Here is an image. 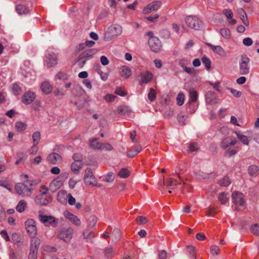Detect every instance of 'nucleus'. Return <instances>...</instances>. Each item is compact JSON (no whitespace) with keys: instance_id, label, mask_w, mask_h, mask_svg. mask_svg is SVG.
<instances>
[{"instance_id":"1","label":"nucleus","mask_w":259,"mask_h":259,"mask_svg":"<svg viewBox=\"0 0 259 259\" xmlns=\"http://www.w3.org/2000/svg\"><path fill=\"white\" fill-rule=\"evenodd\" d=\"M34 185L30 181L26 180L22 183H18L15 185L16 193L23 197H29L32 193Z\"/></svg>"},{"instance_id":"2","label":"nucleus","mask_w":259,"mask_h":259,"mask_svg":"<svg viewBox=\"0 0 259 259\" xmlns=\"http://www.w3.org/2000/svg\"><path fill=\"white\" fill-rule=\"evenodd\" d=\"M83 181L86 186L100 187L97 179L94 176L91 168H88L84 170Z\"/></svg>"},{"instance_id":"3","label":"nucleus","mask_w":259,"mask_h":259,"mask_svg":"<svg viewBox=\"0 0 259 259\" xmlns=\"http://www.w3.org/2000/svg\"><path fill=\"white\" fill-rule=\"evenodd\" d=\"M122 27L118 24H114L111 26L107 31L104 34V39L106 41H109L113 38L115 37L122 33Z\"/></svg>"},{"instance_id":"4","label":"nucleus","mask_w":259,"mask_h":259,"mask_svg":"<svg viewBox=\"0 0 259 259\" xmlns=\"http://www.w3.org/2000/svg\"><path fill=\"white\" fill-rule=\"evenodd\" d=\"M232 198L236 210H240L244 207L245 203L244 196L242 193L234 191L232 193Z\"/></svg>"},{"instance_id":"5","label":"nucleus","mask_w":259,"mask_h":259,"mask_svg":"<svg viewBox=\"0 0 259 259\" xmlns=\"http://www.w3.org/2000/svg\"><path fill=\"white\" fill-rule=\"evenodd\" d=\"M68 177V174H62L59 176L57 177L55 179L53 180L49 185V189L52 191L55 192L58 190L62 187Z\"/></svg>"},{"instance_id":"6","label":"nucleus","mask_w":259,"mask_h":259,"mask_svg":"<svg viewBox=\"0 0 259 259\" xmlns=\"http://www.w3.org/2000/svg\"><path fill=\"white\" fill-rule=\"evenodd\" d=\"M73 233L74 230L72 228H63L58 231L57 236L66 242H69L72 238Z\"/></svg>"},{"instance_id":"7","label":"nucleus","mask_w":259,"mask_h":259,"mask_svg":"<svg viewBox=\"0 0 259 259\" xmlns=\"http://www.w3.org/2000/svg\"><path fill=\"white\" fill-rule=\"evenodd\" d=\"M185 22L187 26L195 30H199L202 26V21L197 17L189 16L186 17Z\"/></svg>"},{"instance_id":"8","label":"nucleus","mask_w":259,"mask_h":259,"mask_svg":"<svg viewBox=\"0 0 259 259\" xmlns=\"http://www.w3.org/2000/svg\"><path fill=\"white\" fill-rule=\"evenodd\" d=\"M250 59L246 55L241 56L239 61V71L241 74H247L249 72V67L248 64Z\"/></svg>"},{"instance_id":"9","label":"nucleus","mask_w":259,"mask_h":259,"mask_svg":"<svg viewBox=\"0 0 259 259\" xmlns=\"http://www.w3.org/2000/svg\"><path fill=\"white\" fill-rule=\"evenodd\" d=\"M41 188L44 190L41 193L38 195L34 199L35 203L40 205H46L49 204L50 201L47 198L46 194L48 192V188L45 186H41Z\"/></svg>"},{"instance_id":"10","label":"nucleus","mask_w":259,"mask_h":259,"mask_svg":"<svg viewBox=\"0 0 259 259\" xmlns=\"http://www.w3.org/2000/svg\"><path fill=\"white\" fill-rule=\"evenodd\" d=\"M25 225L28 235L31 237H35L37 230L35 221L31 219H27L25 222Z\"/></svg>"},{"instance_id":"11","label":"nucleus","mask_w":259,"mask_h":259,"mask_svg":"<svg viewBox=\"0 0 259 259\" xmlns=\"http://www.w3.org/2000/svg\"><path fill=\"white\" fill-rule=\"evenodd\" d=\"M39 220L46 226L52 225L56 226L57 224V220L53 216L44 215L41 213L38 214Z\"/></svg>"},{"instance_id":"12","label":"nucleus","mask_w":259,"mask_h":259,"mask_svg":"<svg viewBox=\"0 0 259 259\" xmlns=\"http://www.w3.org/2000/svg\"><path fill=\"white\" fill-rule=\"evenodd\" d=\"M148 44L151 50L154 52H159L162 47L161 41L158 37L149 39Z\"/></svg>"},{"instance_id":"13","label":"nucleus","mask_w":259,"mask_h":259,"mask_svg":"<svg viewBox=\"0 0 259 259\" xmlns=\"http://www.w3.org/2000/svg\"><path fill=\"white\" fill-rule=\"evenodd\" d=\"M64 217L71 222L73 224L76 226H79L81 225L80 219L76 216L70 212L68 210H65L63 213Z\"/></svg>"},{"instance_id":"14","label":"nucleus","mask_w":259,"mask_h":259,"mask_svg":"<svg viewBox=\"0 0 259 259\" xmlns=\"http://www.w3.org/2000/svg\"><path fill=\"white\" fill-rule=\"evenodd\" d=\"M162 4L161 1H154L149 4L147 7L144 8V12L145 13H148L152 11H156L160 8Z\"/></svg>"},{"instance_id":"15","label":"nucleus","mask_w":259,"mask_h":259,"mask_svg":"<svg viewBox=\"0 0 259 259\" xmlns=\"http://www.w3.org/2000/svg\"><path fill=\"white\" fill-rule=\"evenodd\" d=\"M35 99V94L31 92L25 93L22 97V102L25 104H30Z\"/></svg>"},{"instance_id":"16","label":"nucleus","mask_w":259,"mask_h":259,"mask_svg":"<svg viewBox=\"0 0 259 259\" xmlns=\"http://www.w3.org/2000/svg\"><path fill=\"white\" fill-rule=\"evenodd\" d=\"M236 141V139L235 137L232 136L227 137L222 141L221 147L224 149H226L230 146L234 145Z\"/></svg>"},{"instance_id":"17","label":"nucleus","mask_w":259,"mask_h":259,"mask_svg":"<svg viewBox=\"0 0 259 259\" xmlns=\"http://www.w3.org/2000/svg\"><path fill=\"white\" fill-rule=\"evenodd\" d=\"M153 76V74L149 71L142 73L141 74V79L139 81L140 84L142 85L148 83L152 80Z\"/></svg>"},{"instance_id":"18","label":"nucleus","mask_w":259,"mask_h":259,"mask_svg":"<svg viewBox=\"0 0 259 259\" xmlns=\"http://www.w3.org/2000/svg\"><path fill=\"white\" fill-rule=\"evenodd\" d=\"M223 14L228 19V23L230 25H234L237 23V20L233 19V13L230 9H224L223 11Z\"/></svg>"},{"instance_id":"19","label":"nucleus","mask_w":259,"mask_h":259,"mask_svg":"<svg viewBox=\"0 0 259 259\" xmlns=\"http://www.w3.org/2000/svg\"><path fill=\"white\" fill-rule=\"evenodd\" d=\"M97 53V50L95 49H90L86 50L83 51L79 55V58L80 60L83 59H89L93 57V56Z\"/></svg>"},{"instance_id":"20","label":"nucleus","mask_w":259,"mask_h":259,"mask_svg":"<svg viewBox=\"0 0 259 259\" xmlns=\"http://www.w3.org/2000/svg\"><path fill=\"white\" fill-rule=\"evenodd\" d=\"M48 161L53 164H57L62 161L61 156L56 153H53L48 156Z\"/></svg>"},{"instance_id":"21","label":"nucleus","mask_w":259,"mask_h":259,"mask_svg":"<svg viewBox=\"0 0 259 259\" xmlns=\"http://www.w3.org/2000/svg\"><path fill=\"white\" fill-rule=\"evenodd\" d=\"M207 45L213 51L214 53L218 54L222 57L226 56V53L221 46H214L210 44H207Z\"/></svg>"},{"instance_id":"22","label":"nucleus","mask_w":259,"mask_h":259,"mask_svg":"<svg viewBox=\"0 0 259 259\" xmlns=\"http://www.w3.org/2000/svg\"><path fill=\"white\" fill-rule=\"evenodd\" d=\"M237 13L239 15V18L241 19L244 25L246 26H249V22L245 11L243 9L240 8L237 10Z\"/></svg>"},{"instance_id":"23","label":"nucleus","mask_w":259,"mask_h":259,"mask_svg":"<svg viewBox=\"0 0 259 259\" xmlns=\"http://www.w3.org/2000/svg\"><path fill=\"white\" fill-rule=\"evenodd\" d=\"M206 102L209 104H215L217 103V98L214 92L209 91L206 93Z\"/></svg>"},{"instance_id":"24","label":"nucleus","mask_w":259,"mask_h":259,"mask_svg":"<svg viewBox=\"0 0 259 259\" xmlns=\"http://www.w3.org/2000/svg\"><path fill=\"white\" fill-rule=\"evenodd\" d=\"M120 75L124 78H128L132 75V71L127 66H122L120 68Z\"/></svg>"},{"instance_id":"25","label":"nucleus","mask_w":259,"mask_h":259,"mask_svg":"<svg viewBox=\"0 0 259 259\" xmlns=\"http://www.w3.org/2000/svg\"><path fill=\"white\" fill-rule=\"evenodd\" d=\"M164 185L168 189H172L175 188L179 183L173 178H168L164 181Z\"/></svg>"},{"instance_id":"26","label":"nucleus","mask_w":259,"mask_h":259,"mask_svg":"<svg viewBox=\"0 0 259 259\" xmlns=\"http://www.w3.org/2000/svg\"><path fill=\"white\" fill-rule=\"evenodd\" d=\"M16 12L19 15H25L29 13L30 9L28 7L22 4L17 5L15 8Z\"/></svg>"},{"instance_id":"27","label":"nucleus","mask_w":259,"mask_h":259,"mask_svg":"<svg viewBox=\"0 0 259 259\" xmlns=\"http://www.w3.org/2000/svg\"><path fill=\"white\" fill-rule=\"evenodd\" d=\"M83 163L81 161H76L72 163L71 169L75 174H79V170L82 168Z\"/></svg>"},{"instance_id":"28","label":"nucleus","mask_w":259,"mask_h":259,"mask_svg":"<svg viewBox=\"0 0 259 259\" xmlns=\"http://www.w3.org/2000/svg\"><path fill=\"white\" fill-rule=\"evenodd\" d=\"M40 88L42 92L46 94H50L53 90L52 85L47 81L41 83Z\"/></svg>"},{"instance_id":"29","label":"nucleus","mask_w":259,"mask_h":259,"mask_svg":"<svg viewBox=\"0 0 259 259\" xmlns=\"http://www.w3.org/2000/svg\"><path fill=\"white\" fill-rule=\"evenodd\" d=\"M48 67H51L57 63V57L55 54H49L46 60Z\"/></svg>"},{"instance_id":"30","label":"nucleus","mask_w":259,"mask_h":259,"mask_svg":"<svg viewBox=\"0 0 259 259\" xmlns=\"http://www.w3.org/2000/svg\"><path fill=\"white\" fill-rule=\"evenodd\" d=\"M32 238L31 240L30 250L37 252L38 248L40 242V240L35 237Z\"/></svg>"},{"instance_id":"31","label":"nucleus","mask_w":259,"mask_h":259,"mask_svg":"<svg viewBox=\"0 0 259 259\" xmlns=\"http://www.w3.org/2000/svg\"><path fill=\"white\" fill-rule=\"evenodd\" d=\"M142 150L141 146H137L127 152V156L130 158L135 157Z\"/></svg>"},{"instance_id":"32","label":"nucleus","mask_w":259,"mask_h":259,"mask_svg":"<svg viewBox=\"0 0 259 259\" xmlns=\"http://www.w3.org/2000/svg\"><path fill=\"white\" fill-rule=\"evenodd\" d=\"M220 33L224 39H230L231 37V33L228 28H222L220 29Z\"/></svg>"},{"instance_id":"33","label":"nucleus","mask_w":259,"mask_h":259,"mask_svg":"<svg viewBox=\"0 0 259 259\" xmlns=\"http://www.w3.org/2000/svg\"><path fill=\"white\" fill-rule=\"evenodd\" d=\"M27 124L22 121H17L15 123V127L18 132H22L26 130L27 128Z\"/></svg>"},{"instance_id":"34","label":"nucleus","mask_w":259,"mask_h":259,"mask_svg":"<svg viewBox=\"0 0 259 259\" xmlns=\"http://www.w3.org/2000/svg\"><path fill=\"white\" fill-rule=\"evenodd\" d=\"M198 99V93L194 89H191L189 91V103L190 104L192 102H195Z\"/></svg>"},{"instance_id":"35","label":"nucleus","mask_w":259,"mask_h":259,"mask_svg":"<svg viewBox=\"0 0 259 259\" xmlns=\"http://www.w3.org/2000/svg\"><path fill=\"white\" fill-rule=\"evenodd\" d=\"M218 199L222 204H226L229 200L228 194L225 192L221 193L219 195Z\"/></svg>"},{"instance_id":"36","label":"nucleus","mask_w":259,"mask_h":259,"mask_svg":"<svg viewBox=\"0 0 259 259\" xmlns=\"http://www.w3.org/2000/svg\"><path fill=\"white\" fill-rule=\"evenodd\" d=\"M248 172L250 176L255 177L258 174L259 169L257 166L252 165L248 167Z\"/></svg>"},{"instance_id":"37","label":"nucleus","mask_w":259,"mask_h":259,"mask_svg":"<svg viewBox=\"0 0 259 259\" xmlns=\"http://www.w3.org/2000/svg\"><path fill=\"white\" fill-rule=\"evenodd\" d=\"M27 206V203L24 200H20L17 205L16 206V209L19 212H23Z\"/></svg>"},{"instance_id":"38","label":"nucleus","mask_w":259,"mask_h":259,"mask_svg":"<svg viewBox=\"0 0 259 259\" xmlns=\"http://www.w3.org/2000/svg\"><path fill=\"white\" fill-rule=\"evenodd\" d=\"M130 175V171L125 168L121 169L118 173V175L122 178H126L129 177Z\"/></svg>"},{"instance_id":"39","label":"nucleus","mask_w":259,"mask_h":259,"mask_svg":"<svg viewBox=\"0 0 259 259\" xmlns=\"http://www.w3.org/2000/svg\"><path fill=\"white\" fill-rule=\"evenodd\" d=\"M90 145L92 148L96 150H100L101 147V143L98 142L96 139L92 140Z\"/></svg>"},{"instance_id":"40","label":"nucleus","mask_w":259,"mask_h":259,"mask_svg":"<svg viewBox=\"0 0 259 259\" xmlns=\"http://www.w3.org/2000/svg\"><path fill=\"white\" fill-rule=\"evenodd\" d=\"M111 236L113 240L115 241L119 240L121 237V232L119 229L115 228L113 230Z\"/></svg>"},{"instance_id":"41","label":"nucleus","mask_w":259,"mask_h":259,"mask_svg":"<svg viewBox=\"0 0 259 259\" xmlns=\"http://www.w3.org/2000/svg\"><path fill=\"white\" fill-rule=\"evenodd\" d=\"M33 144L37 145L40 140V133L36 131L33 133L32 135Z\"/></svg>"},{"instance_id":"42","label":"nucleus","mask_w":259,"mask_h":259,"mask_svg":"<svg viewBox=\"0 0 259 259\" xmlns=\"http://www.w3.org/2000/svg\"><path fill=\"white\" fill-rule=\"evenodd\" d=\"M231 183V181L228 177H225L219 181V184L221 186L227 187Z\"/></svg>"},{"instance_id":"43","label":"nucleus","mask_w":259,"mask_h":259,"mask_svg":"<svg viewBox=\"0 0 259 259\" xmlns=\"http://www.w3.org/2000/svg\"><path fill=\"white\" fill-rule=\"evenodd\" d=\"M185 99L184 94L182 92L180 93L176 98L177 104L179 106L182 105L184 104Z\"/></svg>"},{"instance_id":"44","label":"nucleus","mask_w":259,"mask_h":259,"mask_svg":"<svg viewBox=\"0 0 259 259\" xmlns=\"http://www.w3.org/2000/svg\"><path fill=\"white\" fill-rule=\"evenodd\" d=\"M12 91L14 94L18 95L21 92V88L17 83H14L11 86Z\"/></svg>"},{"instance_id":"45","label":"nucleus","mask_w":259,"mask_h":259,"mask_svg":"<svg viewBox=\"0 0 259 259\" xmlns=\"http://www.w3.org/2000/svg\"><path fill=\"white\" fill-rule=\"evenodd\" d=\"M104 254L105 257L108 259H111L113 257L114 252L111 247H107L105 249Z\"/></svg>"},{"instance_id":"46","label":"nucleus","mask_w":259,"mask_h":259,"mask_svg":"<svg viewBox=\"0 0 259 259\" xmlns=\"http://www.w3.org/2000/svg\"><path fill=\"white\" fill-rule=\"evenodd\" d=\"M237 138L243 144L246 145H248L249 141L248 140V138L246 136L237 133Z\"/></svg>"},{"instance_id":"47","label":"nucleus","mask_w":259,"mask_h":259,"mask_svg":"<svg viewBox=\"0 0 259 259\" xmlns=\"http://www.w3.org/2000/svg\"><path fill=\"white\" fill-rule=\"evenodd\" d=\"M83 238L87 240L91 239L95 237V234L93 231H85L83 232Z\"/></svg>"},{"instance_id":"48","label":"nucleus","mask_w":259,"mask_h":259,"mask_svg":"<svg viewBox=\"0 0 259 259\" xmlns=\"http://www.w3.org/2000/svg\"><path fill=\"white\" fill-rule=\"evenodd\" d=\"M115 176L113 173L109 172L104 178L103 181L107 183L112 182L114 181Z\"/></svg>"},{"instance_id":"49","label":"nucleus","mask_w":259,"mask_h":259,"mask_svg":"<svg viewBox=\"0 0 259 259\" xmlns=\"http://www.w3.org/2000/svg\"><path fill=\"white\" fill-rule=\"evenodd\" d=\"M220 251L219 246L216 245H212L210 247V252L213 255H218Z\"/></svg>"},{"instance_id":"50","label":"nucleus","mask_w":259,"mask_h":259,"mask_svg":"<svg viewBox=\"0 0 259 259\" xmlns=\"http://www.w3.org/2000/svg\"><path fill=\"white\" fill-rule=\"evenodd\" d=\"M202 63L205 66V67L207 69H209L211 67V61L210 60L206 57H203L202 58Z\"/></svg>"},{"instance_id":"51","label":"nucleus","mask_w":259,"mask_h":259,"mask_svg":"<svg viewBox=\"0 0 259 259\" xmlns=\"http://www.w3.org/2000/svg\"><path fill=\"white\" fill-rule=\"evenodd\" d=\"M67 193L64 191H60L57 194V200L60 202H62L65 199Z\"/></svg>"},{"instance_id":"52","label":"nucleus","mask_w":259,"mask_h":259,"mask_svg":"<svg viewBox=\"0 0 259 259\" xmlns=\"http://www.w3.org/2000/svg\"><path fill=\"white\" fill-rule=\"evenodd\" d=\"M100 150H108V151H111L113 149L112 146L109 143H101V146Z\"/></svg>"},{"instance_id":"53","label":"nucleus","mask_w":259,"mask_h":259,"mask_svg":"<svg viewBox=\"0 0 259 259\" xmlns=\"http://www.w3.org/2000/svg\"><path fill=\"white\" fill-rule=\"evenodd\" d=\"M137 221L138 225L145 224L148 222L147 219L143 216L138 217L137 218Z\"/></svg>"},{"instance_id":"54","label":"nucleus","mask_w":259,"mask_h":259,"mask_svg":"<svg viewBox=\"0 0 259 259\" xmlns=\"http://www.w3.org/2000/svg\"><path fill=\"white\" fill-rule=\"evenodd\" d=\"M148 98L151 101H153L156 98V92L153 89H150L148 94Z\"/></svg>"},{"instance_id":"55","label":"nucleus","mask_w":259,"mask_h":259,"mask_svg":"<svg viewBox=\"0 0 259 259\" xmlns=\"http://www.w3.org/2000/svg\"><path fill=\"white\" fill-rule=\"evenodd\" d=\"M252 233L255 235H259V224L253 225L251 228Z\"/></svg>"},{"instance_id":"56","label":"nucleus","mask_w":259,"mask_h":259,"mask_svg":"<svg viewBox=\"0 0 259 259\" xmlns=\"http://www.w3.org/2000/svg\"><path fill=\"white\" fill-rule=\"evenodd\" d=\"M66 196L68 198V203L71 205H75L76 202L75 198H74L70 193L67 194Z\"/></svg>"},{"instance_id":"57","label":"nucleus","mask_w":259,"mask_h":259,"mask_svg":"<svg viewBox=\"0 0 259 259\" xmlns=\"http://www.w3.org/2000/svg\"><path fill=\"white\" fill-rule=\"evenodd\" d=\"M181 66L184 68L185 72L190 74H195V69L193 68L187 67L186 66H184V65L181 63Z\"/></svg>"},{"instance_id":"58","label":"nucleus","mask_w":259,"mask_h":259,"mask_svg":"<svg viewBox=\"0 0 259 259\" xmlns=\"http://www.w3.org/2000/svg\"><path fill=\"white\" fill-rule=\"evenodd\" d=\"M228 90L230 91V92L233 95V96L235 97L239 98L242 95V92L239 91H237L232 88H228Z\"/></svg>"},{"instance_id":"59","label":"nucleus","mask_w":259,"mask_h":259,"mask_svg":"<svg viewBox=\"0 0 259 259\" xmlns=\"http://www.w3.org/2000/svg\"><path fill=\"white\" fill-rule=\"evenodd\" d=\"M116 98V96L112 94H107L104 97L105 100H106L108 102H113Z\"/></svg>"},{"instance_id":"60","label":"nucleus","mask_w":259,"mask_h":259,"mask_svg":"<svg viewBox=\"0 0 259 259\" xmlns=\"http://www.w3.org/2000/svg\"><path fill=\"white\" fill-rule=\"evenodd\" d=\"M57 78L60 80H66L68 78L66 73L62 72H60L57 74Z\"/></svg>"},{"instance_id":"61","label":"nucleus","mask_w":259,"mask_h":259,"mask_svg":"<svg viewBox=\"0 0 259 259\" xmlns=\"http://www.w3.org/2000/svg\"><path fill=\"white\" fill-rule=\"evenodd\" d=\"M198 149V145L196 143H191L189 144V150L191 152H194Z\"/></svg>"},{"instance_id":"62","label":"nucleus","mask_w":259,"mask_h":259,"mask_svg":"<svg viewBox=\"0 0 259 259\" xmlns=\"http://www.w3.org/2000/svg\"><path fill=\"white\" fill-rule=\"evenodd\" d=\"M115 93L122 97L126 95L125 91L121 88H117L115 90Z\"/></svg>"},{"instance_id":"63","label":"nucleus","mask_w":259,"mask_h":259,"mask_svg":"<svg viewBox=\"0 0 259 259\" xmlns=\"http://www.w3.org/2000/svg\"><path fill=\"white\" fill-rule=\"evenodd\" d=\"M252 43L253 41L250 37H246L243 39V44L246 46H250Z\"/></svg>"},{"instance_id":"64","label":"nucleus","mask_w":259,"mask_h":259,"mask_svg":"<svg viewBox=\"0 0 259 259\" xmlns=\"http://www.w3.org/2000/svg\"><path fill=\"white\" fill-rule=\"evenodd\" d=\"M159 17V15L155 14L153 15H151L146 18V20L151 22H155Z\"/></svg>"}]
</instances>
